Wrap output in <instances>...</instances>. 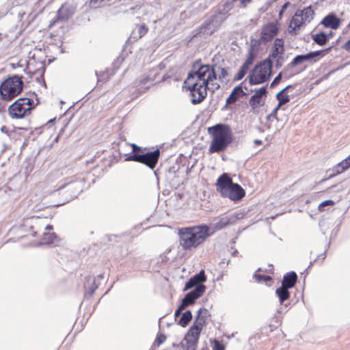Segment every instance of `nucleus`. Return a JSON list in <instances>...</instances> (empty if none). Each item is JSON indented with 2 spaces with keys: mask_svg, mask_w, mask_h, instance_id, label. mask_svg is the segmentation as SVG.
<instances>
[{
  "mask_svg": "<svg viewBox=\"0 0 350 350\" xmlns=\"http://www.w3.org/2000/svg\"><path fill=\"white\" fill-rule=\"evenodd\" d=\"M330 50L331 47H329L324 50L312 51L305 55H298L293 58L292 62L287 66V67H295L298 65L303 64L305 62L315 63L321 58L324 57L327 53H328Z\"/></svg>",
  "mask_w": 350,
  "mask_h": 350,
  "instance_id": "nucleus-11",
  "label": "nucleus"
},
{
  "mask_svg": "<svg viewBox=\"0 0 350 350\" xmlns=\"http://www.w3.org/2000/svg\"><path fill=\"white\" fill-rule=\"evenodd\" d=\"M90 286L88 284H85V288L88 291V293L90 296H92L96 289L97 288L98 286L95 284V280H89Z\"/></svg>",
  "mask_w": 350,
  "mask_h": 350,
  "instance_id": "nucleus-36",
  "label": "nucleus"
},
{
  "mask_svg": "<svg viewBox=\"0 0 350 350\" xmlns=\"http://www.w3.org/2000/svg\"><path fill=\"white\" fill-rule=\"evenodd\" d=\"M350 167V154L340 163L334 167V174L329 176V178H332L335 174H339L347 170Z\"/></svg>",
  "mask_w": 350,
  "mask_h": 350,
  "instance_id": "nucleus-27",
  "label": "nucleus"
},
{
  "mask_svg": "<svg viewBox=\"0 0 350 350\" xmlns=\"http://www.w3.org/2000/svg\"><path fill=\"white\" fill-rule=\"evenodd\" d=\"M148 32V27L145 25H142L138 29V35L135 36L134 33H132L131 36L135 40L143 37Z\"/></svg>",
  "mask_w": 350,
  "mask_h": 350,
  "instance_id": "nucleus-35",
  "label": "nucleus"
},
{
  "mask_svg": "<svg viewBox=\"0 0 350 350\" xmlns=\"http://www.w3.org/2000/svg\"><path fill=\"white\" fill-rule=\"evenodd\" d=\"M22 231L29 230L31 231V236L35 237L43 229L50 230L53 229L51 225L44 224V219L39 217H31L25 219L23 225L20 227Z\"/></svg>",
  "mask_w": 350,
  "mask_h": 350,
  "instance_id": "nucleus-13",
  "label": "nucleus"
},
{
  "mask_svg": "<svg viewBox=\"0 0 350 350\" xmlns=\"http://www.w3.org/2000/svg\"><path fill=\"white\" fill-rule=\"evenodd\" d=\"M206 280V277L204 270H201L200 273L196 274L191 278L185 284L184 291H187L193 288H197L199 286H204L202 284Z\"/></svg>",
  "mask_w": 350,
  "mask_h": 350,
  "instance_id": "nucleus-20",
  "label": "nucleus"
},
{
  "mask_svg": "<svg viewBox=\"0 0 350 350\" xmlns=\"http://www.w3.org/2000/svg\"><path fill=\"white\" fill-rule=\"evenodd\" d=\"M282 76V72H280L273 79V81L271 82L270 87L273 88L275 85H277L280 81H281Z\"/></svg>",
  "mask_w": 350,
  "mask_h": 350,
  "instance_id": "nucleus-41",
  "label": "nucleus"
},
{
  "mask_svg": "<svg viewBox=\"0 0 350 350\" xmlns=\"http://www.w3.org/2000/svg\"><path fill=\"white\" fill-rule=\"evenodd\" d=\"M273 63L267 58L257 64L249 75L250 85H259L268 81L272 75Z\"/></svg>",
  "mask_w": 350,
  "mask_h": 350,
  "instance_id": "nucleus-4",
  "label": "nucleus"
},
{
  "mask_svg": "<svg viewBox=\"0 0 350 350\" xmlns=\"http://www.w3.org/2000/svg\"><path fill=\"white\" fill-rule=\"evenodd\" d=\"M293 86L291 85H287L283 90L280 91V92L284 93L286 91L288 90V89L291 88Z\"/></svg>",
  "mask_w": 350,
  "mask_h": 350,
  "instance_id": "nucleus-51",
  "label": "nucleus"
},
{
  "mask_svg": "<svg viewBox=\"0 0 350 350\" xmlns=\"http://www.w3.org/2000/svg\"><path fill=\"white\" fill-rule=\"evenodd\" d=\"M214 350H224V347L219 341H215Z\"/></svg>",
  "mask_w": 350,
  "mask_h": 350,
  "instance_id": "nucleus-45",
  "label": "nucleus"
},
{
  "mask_svg": "<svg viewBox=\"0 0 350 350\" xmlns=\"http://www.w3.org/2000/svg\"><path fill=\"white\" fill-rule=\"evenodd\" d=\"M297 280V275L295 272L291 271L285 274L282 281V286L288 288H293Z\"/></svg>",
  "mask_w": 350,
  "mask_h": 350,
  "instance_id": "nucleus-25",
  "label": "nucleus"
},
{
  "mask_svg": "<svg viewBox=\"0 0 350 350\" xmlns=\"http://www.w3.org/2000/svg\"><path fill=\"white\" fill-rule=\"evenodd\" d=\"M192 77V82L208 86L216 79L215 70L213 66L207 64L200 65L195 71L190 72L187 78Z\"/></svg>",
  "mask_w": 350,
  "mask_h": 350,
  "instance_id": "nucleus-7",
  "label": "nucleus"
},
{
  "mask_svg": "<svg viewBox=\"0 0 350 350\" xmlns=\"http://www.w3.org/2000/svg\"><path fill=\"white\" fill-rule=\"evenodd\" d=\"M248 70H249V67L243 64L237 73V75L236 77V80L242 79L245 77L246 73L247 72Z\"/></svg>",
  "mask_w": 350,
  "mask_h": 350,
  "instance_id": "nucleus-37",
  "label": "nucleus"
},
{
  "mask_svg": "<svg viewBox=\"0 0 350 350\" xmlns=\"http://www.w3.org/2000/svg\"><path fill=\"white\" fill-rule=\"evenodd\" d=\"M224 18L215 15L205 21L200 27V33L204 35H211L221 25Z\"/></svg>",
  "mask_w": 350,
  "mask_h": 350,
  "instance_id": "nucleus-16",
  "label": "nucleus"
},
{
  "mask_svg": "<svg viewBox=\"0 0 350 350\" xmlns=\"http://www.w3.org/2000/svg\"><path fill=\"white\" fill-rule=\"evenodd\" d=\"M278 30L276 23H269L262 28L260 39L263 42H269L278 34Z\"/></svg>",
  "mask_w": 350,
  "mask_h": 350,
  "instance_id": "nucleus-19",
  "label": "nucleus"
},
{
  "mask_svg": "<svg viewBox=\"0 0 350 350\" xmlns=\"http://www.w3.org/2000/svg\"><path fill=\"white\" fill-rule=\"evenodd\" d=\"M131 147L133 148V151L136 153L138 151H140L141 150V147L138 146L137 145L135 144H131Z\"/></svg>",
  "mask_w": 350,
  "mask_h": 350,
  "instance_id": "nucleus-48",
  "label": "nucleus"
},
{
  "mask_svg": "<svg viewBox=\"0 0 350 350\" xmlns=\"http://www.w3.org/2000/svg\"><path fill=\"white\" fill-rule=\"evenodd\" d=\"M267 93L266 87H261L255 90L254 95L251 96L249 100V104L252 109H256L263 105L262 97L266 96Z\"/></svg>",
  "mask_w": 350,
  "mask_h": 350,
  "instance_id": "nucleus-21",
  "label": "nucleus"
},
{
  "mask_svg": "<svg viewBox=\"0 0 350 350\" xmlns=\"http://www.w3.org/2000/svg\"><path fill=\"white\" fill-rule=\"evenodd\" d=\"M44 235L46 237V236H49V242H52L53 241V239L55 238V234H48L45 232H44Z\"/></svg>",
  "mask_w": 350,
  "mask_h": 350,
  "instance_id": "nucleus-49",
  "label": "nucleus"
},
{
  "mask_svg": "<svg viewBox=\"0 0 350 350\" xmlns=\"http://www.w3.org/2000/svg\"><path fill=\"white\" fill-rule=\"evenodd\" d=\"M96 75L97 78H98V83H100L105 78V76L106 74L105 72H103L100 75H98V72H96Z\"/></svg>",
  "mask_w": 350,
  "mask_h": 350,
  "instance_id": "nucleus-47",
  "label": "nucleus"
},
{
  "mask_svg": "<svg viewBox=\"0 0 350 350\" xmlns=\"http://www.w3.org/2000/svg\"><path fill=\"white\" fill-rule=\"evenodd\" d=\"M217 191L224 198L232 201H239L245 196L244 189L237 183H233L232 178L226 173L217 180Z\"/></svg>",
  "mask_w": 350,
  "mask_h": 350,
  "instance_id": "nucleus-3",
  "label": "nucleus"
},
{
  "mask_svg": "<svg viewBox=\"0 0 350 350\" xmlns=\"http://www.w3.org/2000/svg\"><path fill=\"white\" fill-rule=\"evenodd\" d=\"M335 204L334 201L332 200H325L323 202H322L319 205V207H318V210L320 211V212H322L324 211V207L325 206H332Z\"/></svg>",
  "mask_w": 350,
  "mask_h": 350,
  "instance_id": "nucleus-39",
  "label": "nucleus"
},
{
  "mask_svg": "<svg viewBox=\"0 0 350 350\" xmlns=\"http://www.w3.org/2000/svg\"><path fill=\"white\" fill-rule=\"evenodd\" d=\"M23 82L21 77L13 76L8 78L0 85V95L5 100H10L23 89Z\"/></svg>",
  "mask_w": 350,
  "mask_h": 350,
  "instance_id": "nucleus-5",
  "label": "nucleus"
},
{
  "mask_svg": "<svg viewBox=\"0 0 350 350\" xmlns=\"http://www.w3.org/2000/svg\"><path fill=\"white\" fill-rule=\"evenodd\" d=\"M5 129V126H3V127L1 128V131H4V129Z\"/></svg>",
  "mask_w": 350,
  "mask_h": 350,
  "instance_id": "nucleus-58",
  "label": "nucleus"
},
{
  "mask_svg": "<svg viewBox=\"0 0 350 350\" xmlns=\"http://www.w3.org/2000/svg\"><path fill=\"white\" fill-rule=\"evenodd\" d=\"M159 155L160 152L159 150L148 152L144 154L134 153L129 156L126 159V161H133L142 163L147 165L151 170H153L158 162Z\"/></svg>",
  "mask_w": 350,
  "mask_h": 350,
  "instance_id": "nucleus-10",
  "label": "nucleus"
},
{
  "mask_svg": "<svg viewBox=\"0 0 350 350\" xmlns=\"http://www.w3.org/2000/svg\"><path fill=\"white\" fill-rule=\"evenodd\" d=\"M312 38L315 43L320 46L325 45L329 40V37L324 32H320L312 36Z\"/></svg>",
  "mask_w": 350,
  "mask_h": 350,
  "instance_id": "nucleus-30",
  "label": "nucleus"
},
{
  "mask_svg": "<svg viewBox=\"0 0 350 350\" xmlns=\"http://www.w3.org/2000/svg\"><path fill=\"white\" fill-rule=\"evenodd\" d=\"M245 94L241 86H236L226 99V103H234L241 96Z\"/></svg>",
  "mask_w": 350,
  "mask_h": 350,
  "instance_id": "nucleus-26",
  "label": "nucleus"
},
{
  "mask_svg": "<svg viewBox=\"0 0 350 350\" xmlns=\"http://www.w3.org/2000/svg\"><path fill=\"white\" fill-rule=\"evenodd\" d=\"M219 68L221 69L222 77H226L228 75L226 70L222 68Z\"/></svg>",
  "mask_w": 350,
  "mask_h": 350,
  "instance_id": "nucleus-52",
  "label": "nucleus"
},
{
  "mask_svg": "<svg viewBox=\"0 0 350 350\" xmlns=\"http://www.w3.org/2000/svg\"><path fill=\"white\" fill-rule=\"evenodd\" d=\"M288 288L281 286L275 291V294L279 299L280 303L282 304L290 297V293Z\"/></svg>",
  "mask_w": 350,
  "mask_h": 350,
  "instance_id": "nucleus-29",
  "label": "nucleus"
},
{
  "mask_svg": "<svg viewBox=\"0 0 350 350\" xmlns=\"http://www.w3.org/2000/svg\"><path fill=\"white\" fill-rule=\"evenodd\" d=\"M321 23L325 27L336 29L340 26V21L334 14H329L323 19Z\"/></svg>",
  "mask_w": 350,
  "mask_h": 350,
  "instance_id": "nucleus-24",
  "label": "nucleus"
},
{
  "mask_svg": "<svg viewBox=\"0 0 350 350\" xmlns=\"http://www.w3.org/2000/svg\"><path fill=\"white\" fill-rule=\"evenodd\" d=\"M254 277L255 280L258 282L267 283V282H270L272 280L271 278L269 275H261L258 273H255Z\"/></svg>",
  "mask_w": 350,
  "mask_h": 350,
  "instance_id": "nucleus-38",
  "label": "nucleus"
},
{
  "mask_svg": "<svg viewBox=\"0 0 350 350\" xmlns=\"http://www.w3.org/2000/svg\"><path fill=\"white\" fill-rule=\"evenodd\" d=\"M271 59L275 61V66L276 68H280L284 62L283 55H280L278 57H273Z\"/></svg>",
  "mask_w": 350,
  "mask_h": 350,
  "instance_id": "nucleus-40",
  "label": "nucleus"
},
{
  "mask_svg": "<svg viewBox=\"0 0 350 350\" xmlns=\"http://www.w3.org/2000/svg\"><path fill=\"white\" fill-rule=\"evenodd\" d=\"M235 1H239L240 3V7L245 8L249 3L252 2V0H234V2Z\"/></svg>",
  "mask_w": 350,
  "mask_h": 350,
  "instance_id": "nucleus-44",
  "label": "nucleus"
},
{
  "mask_svg": "<svg viewBox=\"0 0 350 350\" xmlns=\"http://www.w3.org/2000/svg\"><path fill=\"white\" fill-rule=\"evenodd\" d=\"M152 81L151 79V77L148 76L147 74L144 76L140 80H139V85H145L149 82Z\"/></svg>",
  "mask_w": 350,
  "mask_h": 350,
  "instance_id": "nucleus-43",
  "label": "nucleus"
},
{
  "mask_svg": "<svg viewBox=\"0 0 350 350\" xmlns=\"http://www.w3.org/2000/svg\"><path fill=\"white\" fill-rule=\"evenodd\" d=\"M85 187L84 178L72 177L67 180V182L59 187V189L67 188L66 191L69 193L68 197L70 199L77 198Z\"/></svg>",
  "mask_w": 350,
  "mask_h": 350,
  "instance_id": "nucleus-14",
  "label": "nucleus"
},
{
  "mask_svg": "<svg viewBox=\"0 0 350 350\" xmlns=\"http://www.w3.org/2000/svg\"><path fill=\"white\" fill-rule=\"evenodd\" d=\"M277 111H278V110H275V108L274 110L271 113V116H274Z\"/></svg>",
  "mask_w": 350,
  "mask_h": 350,
  "instance_id": "nucleus-56",
  "label": "nucleus"
},
{
  "mask_svg": "<svg viewBox=\"0 0 350 350\" xmlns=\"http://www.w3.org/2000/svg\"><path fill=\"white\" fill-rule=\"evenodd\" d=\"M191 78H187L185 83L190 90L191 95V103L194 105L200 103L207 95L208 86L200 83L192 82Z\"/></svg>",
  "mask_w": 350,
  "mask_h": 350,
  "instance_id": "nucleus-9",
  "label": "nucleus"
},
{
  "mask_svg": "<svg viewBox=\"0 0 350 350\" xmlns=\"http://www.w3.org/2000/svg\"><path fill=\"white\" fill-rule=\"evenodd\" d=\"M186 307H183L182 306V304H180V305L179 306V307L178 308V309L175 311V313H174V316L176 317L178 316H179L182 312V310H183Z\"/></svg>",
  "mask_w": 350,
  "mask_h": 350,
  "instance_id": "nucleus-46",
  "label": "nucleus"
},
{
  "mask_svg": "<svg viewBox=\"0 0 350 350\" xmlns=\"http://www.w3.org/2000/svg\"><path fill=\"white\" fill-rule=\"evenodd\" d=\"M256 57V53L254 51L253 49H250L248 52L247 59L243 64L250 68V66L253 64Z\"/></svg>",
  "mask_w": 350,
  "mask_h": 350,
  "instance_id": "nucleus-34",
  "label": "nucleus"
},
{
  "mask_svg": "<svg viewBox=\"0 0 350 350\" xmlns=\"http://www.w3.org/2000/svg\"><path fill=\"white\" fill-rule=\"evenodd\" d=\"M245 217V213L242 211H238L233 213L230 215H225L215 219L212 231L213 233L215 231L225 228L228 226L234 225L239 221L243 219Z\"/></svg>",
  "mask_w": 350,
  "mask_h": 350,
  "instance_id": "nucleus-12",
  "label": "nucleus"
},
{
  "mask_svg": "<svg viewBox=\"0 0 350 350\" xmlns=\"http://www.w3.org/2000/svg\"><path fill=\"white\" fill-rule=\"evenodd\" d=\"M213 234L207 225H198L180 228V245L186 251H191L203 244Z\"/></svg>",
  "mask_w": 350,
  "mask_h": 350,
  "instance_id": "nucleus-1",
  "label": "nucleus"
},
{
  "mask_svg": "<svg viewBox=\"0 0 350 350\" xmlns=\"http://www.w3.org/2000/svg\"><path fill=\"white\" fill-rule=\"evenodd\" d=\"M276 98L278 100L279 103H278V106L275 107V110H278L282 105H283L290 101L289 96L284 94V93L280 92H279L277 94Z\"/></svg>",
  "mask_w": 350,
  "mask_h": 350,
  "instance_id": "nucleus-32",
  "label": "nucleus"
},
{
  "mask_svg": "<svg viewBox=\"0 0 350 350\" xmlns=\"http://www.w3.org/2000/svg\"><path fill=\"white\" fill-rule=\"evenodd\" d=\"M283 12L284 11L282 10H281L279 12V18H281L282 16V14H283Z\"/></svg>",
  "mask_w": 350,
  "mask_h": 350,
  "instance_id": "nucleus-55",
  "label": "nucleus"
},
{
  "mask_svg": "<svg viewBox=\"0 0 350 350\" xmlns=\"http://www.w3.org/2000/svg\"><path fill=\"white\" fill-rule=\"evenodd\" d=\"M75 12V8L68 3H64L57 12L56 19L51 21L49 26L55 25L58 21H65L68 20Z\"/></svg>",
  "mask_w": 350,
  "mask_h": 350,
  "instance_id": "nucleus-17",
  "label": "nucleus"
},
{
  "mask_svg": "<svg viewBox=\"0 0 350 350\" xmlns=\"http://www.w3.org/2000/svg\"><path fill=\"white\" fill-rule=\"evenodd\" d=\"M344 49L350 51V39L345 44Z\"/></svg>",
  "mask_w": 350,
  "mask_h": 350,
  "instance_id": "nucleus-50",
  "label": "nucleus"
},
{
  "mask_svg": "<svg viewBox=\"0 0 350 350\" xmlns=\"http://www.w3.org/2000/svg\"><path fill=\"white\" fill-rule=\"evenodd\" d=\"M33 108V102L29 98L17 99L9 108V113L12 118H22L30 114Z\"/></svg>",
  "mask_w": 350,
  "mask_h": 350,
  "instance_id": "nucleus-8",
  "label": "nucleus"
},
{
  "mask_svg": "<svg viewBox=\"0 0 350 350\" xmlns=\"http://www.w3.org/2000/svg\"><path fill=\"white\" fill-rule=\"evenodd\" d=\"M254 143L255 144H256V145H260V144H262V141H261V140H260V139H255V140L254 141Z\"/></svg>",
  "mask_w": 350,
  "mask_h": 350,
  "instance_id": "nucleus-53",
  "label": "nucleus"
},
{
  "mask_svg": "<svg viewBox=\"0 0 350 350\" xmlns=\"http://www.w3.org/2000/svg\"><path fill=\"white\" fill-rule=\"evenodd\" d=\"M327 36H328L329 39L330 38H332L333 36V33L330 32L329 33L327 34Z\"/></svg>",
  "mask_w": 350,
  "mask_h": 350,
  "instance_id": "nucleus-57",
  "label": "nucleus"
},
{
  "mask_svg": "<svg viewBox=\"0 0 350 350\" xmlns=\"http://www.w3.org/2000/svg\"><path fill=\"white\" fill-rule=\"evenodd\" d=\"M208 131L212 137L208 148L209 153L224 151L232 141V133L227 124H215L209 127Z\"/></svg>",
  "mask_w": 350,
  "mask_h": 350,
  "instance_id": "nucleus-2",
  "label": "nucleus"
},
{
  "mask_svg": "<svg viewBox=\"0 0 350 350\" xmlns=\"http://www.w3.org/2000/svg\"><path fill=\"white\" fill-rule=\"evenodd\" d=\"M191 319H192L191 312L190 310H187L186 312H185L183 314L182 317L179 319L178 325L185 327L191 321Z\"/></svg>",
  "mask_w": 350,
  "mask_h": 350,
  "instance_id": "nucleus-31",
  "label": "nucleus"
},
{
  "mask_svg": "<svg viewBox=\"0 0 350 350\" xmlns=\"http://www.w3.org/2000/svg\"><path fill=\"white\" fill-rule=\"evenodd\" d=\"M234 2V0H230L224 3L219 8L217 14L216 15L220 16L224 20L226 18V14H227L228 12L232 9Z\"/></svg>",
  "mask_w": 350,
  "mask_h": 350,
  "instance_id": "nucleus-28",
  "label": "nucleus"
},
{
  "mask_svg": "<svg viewBox=\"0 0 350 350\" xmlns=\"http://www.w3.org/2000/svg\"><path fill=\"white\" fill-rule=\"evenodd\" d=\"M164 67L163 64L161 63L157 67L151 68L147 75L151 77V79L153 81L157 78V76L159 75V71L163 69Z\"/></svg>",
  "mask_w": 350,
  "mask_h": 350,
  "instance_id": "nucleus-33",
  "label": "nucleus"
},
{
  "mask_svg": "<svg viewBox=\"0 0 350 350\" xmlns=\"http://www.w3.org/2000/svg\"><path fill=\"white\" fill-rule=\"evenodd\" d=\"M208 316V311L205 308H200L195 319L193 326L202 330L206 323V318Z\"/></svg>",
  "mask_w": 350,
  "mask_h": 350,
  "instance_id": "nucleus-22",
  "label": "nucleus"
},
{
  "mask_svg": "<svg viewBox=\"0 0 350 350\" xmlns=\"http://www.w3.org/2000/svg\"><path fill=\"white\" fill-rule=\"evenodd\" d=\"M314 15V11L310 5L303 10H297L291 21L289 33L295 35L297 34L302 26L312 21Z\"/></svg>",
  "mask_w": 350,
  "mask_h": 350,
  "instance_id": "nucleus-6",
  "label": "nucleus"
},
{
  "mask_svg": "<svg viewBox=\"0 0 350 350\" xmlns=\"http://www.w3.org/2000/svg\"><path fill=\"white\" fill-rule=\"evenodd\" d=\"M287 6H288V3H284V4L282 5V9H281V10H282L283 11H284V10H285V9L287 8Z\"/></svg>",
  "mask_w": 350,
  "mask_h": 350,
  "instance_id": "nucleus-54",
  "label": "nucleus"
},
{
  "mask_svg": "<svg viewBox=\"0 0 350 350\" xmlns=\"http://www.w3.org/2000/svg\"><path fill=\"white\" fill-rule=\"evenodd\" d=\"M284 53V41L282 39L276 38L274 40L273 45L271 49V53L268 58L278 57L280 55H283Z\"/></svg>",
  "mask_w": 350,
  "mask_h": 350,
  "instance_id": "nucleus-23",
  "label": "nucleus"
},
{
  "mask_svg": "<svg viewBox=\"0 0 350 350\" xmlns=\"http://www.w3.org/2000/svg\"><path fill=\"white\" fill-rule=\"evenodd\" d=\"M201 332L202 330L193 325L189 328L182 342L183 350H196Z\"/></svg>",
  "mask_w": 350,
  "mask_h": 350,
  "instance_id": "nucleus-15",
  "label": "nucleus"
},
{
  "mask_svg": "<svg viewBox=\"0 0 350 350\" xmlns=\"http://www.w3.org/2000/svg\"><path fill=\"white\" fill-rule=\"evenodd\" d=\"M205 290V286H199L188 293L182 299V306L187 307L188 306L194 304L196 300L203 295Z\"/></svg>",
  "mask_w": 350,
  "mask_h": 350,
  "instance_id": "nucleus-18",
  "label": "nucleus"
},
{
  "mask_svg": "<svg viewBox=\"0 0 350 350\" xmlns=\"http://www.w3.org/2000/svg\"><path fill=\"white\" fill-rule=\"evenodd\" d=\"M165 336L163 334H161L157 337L154 343L159 346L160 345L163 344L165 341Z\"/></svg>",
  "mask_w": 350,
  "mask_h": 350,
  "instance_id": "nucleus-42",
  "label": "nucleus"
}]
</instances>
